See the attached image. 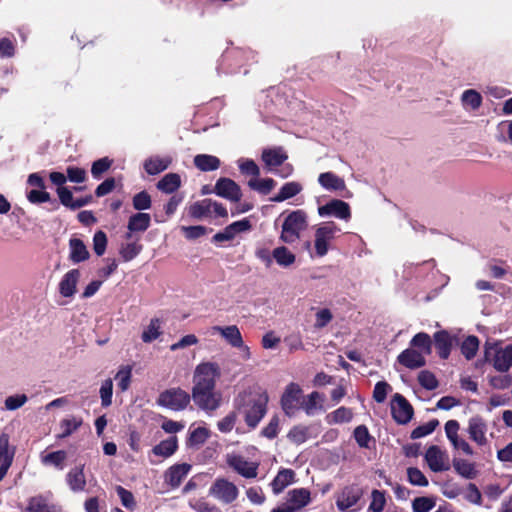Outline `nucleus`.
<instances>
[{"label": "nucleus", "instance_id": "c03bdc74", "mask_svg": "<svg viewBox=\"0 0 512 512\" xmlns=\"http://www.w3.org/2000/svg\"><path fill=\"white\" fill-rule=\"evenodd\" d=\"M161 333V321L158 318H153L143 331L141 338L143 342L150 343L156 340Z\"/></svg>", "mask_w": 512, "mask_h": 512}, {"label": "nucleus", "instance_id": "6ab92c4d", "mask_svg": "<svg viewBox=\"0 0 512 512\" xmlns=\"http://www.w3.org/2000/svg\"><path fill=\"white\" fill-rule=\"evenodd\" d=\"M80 271L71 269L66 272L58 284V291L65 298H72L77 292V284L80 279Z\"/></svg>", "mask_w": 512, "mask_h": 512}, {"label": "nucleus", "instance_id": "5701e85b", "mask_svg": "<svg viewBox=\"0 0 512 512\" xmlns=\"http://www.w3.org/2000/svg\"><path fill=\"white\" fill-rule=\"evenodd\" d=\"M512 366V345L497 348L493 358V367L499 372H507Z\"/></svg>", "mask_w": 512, "mask_h": 512}, {"label": "nucleus", "instance_id": "393cba45", "mask_svg": "<svg viewBox=\"0 0 512 512\" xmlns=\"http://www.w3.org/2000/svg\"><path fill=\"white\" fill-rule=\"evenodd\" d=\"M294 511L307 506L311 501L310 491L305 488H296L287 493L286 500Z\"/></svg>", "mask_w": 512, "mask_h": 512}, {"label": "nucleus", "instance_id": "cd10ccee", "mask_svg": "<svg viewBox=\"0 0 512 512\" xmlns=\"http://www.w3.org/2000/svg\"><path fill=\"white\" fill-rule=\"evenodd\" d=\"M318 183L328 191H342L346 189L344 179L333 172H324L318 176Z\"/></svg>", "mask_w": 512, "mask_h": 512}, {"label": "nucleus", "instance_id": "9d476101", "mask_svg": "<svg viewBox=\"0 0 512 512\" xmlns=\"http://www.w3.org/2000/svg\"><path fill=\"white\" fill-rule=\"evenodd\" d=\"M424 459L433 472H443L450 469L448 453L437 445H432L426 450Z\"/></svg>", "mask_w": 512, "mask_h": 512}, {"label": "nucleus", "instance_id": "f8f14e48", "mask_svg": "<svg viewBox=\"0 0 512 512\" xmlns=\"http://www.w3.org/2000/svg\"><path fill=\"white\" fill-rule=\"evenodd\" d=\"M318 214L321 217L333 216L344 221H349L351 218V209L348 203L339 199H333L325 205L319 206Z\"/></svg>", "mask_w": 512, "mask_h": 512}, {"label": "nucleus", "instance_id": "f704fd0d", "mask_svg": "<svg viewBox=\"0 0 512 512\" xmlns=\"http://www.w3.org/2000/svg\"><path fill=\"white\" fill-rule=\"evenodd\" d=\"M194 165L203 172L215 171L220 167V159L209 154H198L194 157Z\"/></svg>", "mask_w": 512, "mask_h": 512}, {"label": "nucleus", "instance_id": "f03ea898", "mask_svg": "<svg viewBox=\"0 0 512 512\" xmlns=\"http://www.w3.org/2000/svg\"><path fill=\"white\" fill-rule=\"evenodd\" d=\"M308 227V215L304 210H294L287 214L281 225L280 241L286 244L297 242Z\"/></svg>", "mask_w": 512, "mask_h": 512}, {"label": "nucleus", "instance_id": "13d9d810", "mask_svg": "<svg viewBox=\"0 0 512 512\" xmlns=\"http://www.w3.org/2000/svg\"><path fill=\"white\" fill-rule=\"evenodd\" d=\"M142 250V246L137 243H127L120 249V255L124 261H131L134 259Z\"/></svg>", "mask_w": 512, "mask_h": 512}, {"label": "nucleus", "instance_id": "0e129e2a", "mask_svg": "<svg viewBox=\"0 0 512 512\" xmlns=\"http://www.w3.org/2000/svg\"><path fill=\"white\" fill-rule=\"evenodd\" d=\"M435 506V502L428 497H418L413 500L414 512H429Z\"/></svg>", "mask_w": 512, "mask_h": 512}, {"label": "nucleus", "instance_id": "1a4fd4ad", "mask_svg": "<svg viewBox=\"0 0 512 512\" xmlns=\"http://www.w3.org/2000/svg\"><path fill=\"white\" fill-rule=\"evenodd\" d=\"M192 399L199 408L208 412L215 411L221 402L215 388H192Z\"/></svg>", "mask_w": 512, "mask_h": 512}, {"label": "nucleus", "instance_id": "72a5a7b5", "mask_svg": "<svg viewBox=\"0 0 512 512\" xmlns=\"http://www.w3.org/2000/svg\"><path fill=\"white\" fill-rule=\"evenodd\" d=\"M172 159L169 156L159 157L152 156L145 160L144 169L149 175H156L166 170Z\"/></svg>", "mask_w": 512, "mask_h": 512}, {"label": "nucleus", "instance_id": "bf43d9fd", "mask_svg": "<svg viewBox=\"0 0 512 512\" xmlns=\"http://www.w3.org/2000/svg\"><path fill=\"white\" fill-rule=\"evenodd\" d=\"M418 381L421 386L427 390H434L438 386V381L434 374L427 370L421 371L419 373Z\"/></svg>", "mask_w": 512, "mask_h": 512}, {"label": "nucleus", "instance_id": "ddd939ff", "mask_svg": "<svg viewBox=\"0 0 512 512\" xmlns=\"http://www.w3.org/2000/svg\"><path fill=\"white\" fill-rule=\"evenodd\" d=\"M391 413L398 424H407L413 416V408L410 403L399 393H396L391 400Z\"/></svg>", "mask_w": 512, "mask_h": 512}, {"label": "nucleus", "instance_id": "58836bf2", "mask_svg": "<svg viewBox=\"0 0 512 512\" xmlns=\"http://www.w3.org/2000/svg\"><path fill=\"white\" fill-rule=\"evenodd\" d=\"M273 260L281 267H289L295 263L296 256L287 247L279 246L273 250Z\"/></svg>", "mask_w": 512, "mask_h": 512}, {"label": "nucleus", "instance_id": "0eeeda50", "mask_svg": "<svg viewBox=\"0 0 512 512\" xmlns=\"http://www.w3.org/2000/svg\"><path fill=\"white\" fill-rule=\"evenodd\" d=\"M226 463L231 469L246 479H254L258 475L259 463L248 461L240 454L228 453L226 455Z\"/></svg>", "mask_w": 512, "mask_h": 512}, {"label": "nucleus", "instance_id": "20e7f679", "mask_svg": "<svg viewBox=\"0 0 512 512\" xmlns=\"http://www.w3.org/2000/svg\"><path fill=\"white\" fill-rule=\"evenodd\" d=\"M340 231V227L333 221L323 222L316 227L314 247L317 256L323 257L328 253L330 243Z\"/></svg>", "mask_w": 512, "mask_h": 512}, {"label": "nucleus", "instance_id": "a19ab883", "mask_svg": "<svg viewBox=\"0 0 512 512\" xmlns=\"http://www.w3.org/2000/svg\"><path fill=\"white\" fill-rule=\"evenodd\" d=\"M248 185L251 189L262 195L269 194L276 186V181L272 178L259 179L258 177L250 179Z\"/></svg>", "mask_w": 512, "mask_h": 512}, {"label": "nucleus", "instance_id": "49530a36", "mask_svg": "<svg viewBox=\"0 0 512 512\" xmlns=\"http://www.w3.org/2000/svg\"><path fill=\"white\" fill-rule=\"evenodd\" d=\"M132 368L128 365L121 366L115 375L117 386L121 391H126L131 383Z\"/></svg>", "mask_w": 512, "mask_h": 512}, {"label": "nucleus", "instance_id": "4468645a", "mask_svg": "<svg viewBox=\"0 0 512 512\" xmlns=\"http://www.w3.org/2000/svg\"><path fill=\"white\" fill-rule=\"evenodd\" d=\"M487 432L488 425L482 417L474 416L469 419L467 433L470 439L478 446H485L488 444Z\"/></svg>", "mask_w": 512, "mask_h": 512}, {"label": "nucleus", "instance_id": "6e6d98bb", "mask_svg": "<svg viewBox=\"0 0 512 512\" xmlns=\"http://www.w3.org/2000/svg\"><path fill=\"white\" fill-rule=\"evenodd\" d=\"M132 203L134 209L143 211L151 207L152 201L150 195L146 191H141L134 195Z\"/></svg>", "mask_w": 512, "mask_h": 512}, {"label": "nucleus", "instance_id": "c9c22d12", "mask_svg": "<svg viewBox=\"0 0 512 512\" xmlns=\"http://www.w3.org/2000/svg\"><path fill=\"white\" fill-rule=\"evenodd\" d=\"M70 259L74 263L85 261L89 258V252L82 240L71 238L69 241Z\"/></svg>", "mask_w": 512, "mask_h": 512}, {"label": "nucleus", "instance_id": "680f3d73", "mask_svg": "<svg viewBox=\"0 0 512 512\" xmlns=\"http://www.w3.org/2000/svg\"><path fill=\"white\" fill-rule=\"evenodd\" d=\"M308 431V428L305 426H296L290 430L288 438L296 444H302L308 438Z\"/></svg>", "mask_w": 512, "mask_h": 512}, {"label": "nucleus", "instance_id": "8fccbe9b", "mask_svg": "<svg viewBox=\"0 0 512 512\" xmlns=\"http://www.w3.org/2000/svg\"><path fill=\"white\" fill-rule=\"evenodd\" d=\"M209 206L210 199L195 202L189 207V214L193 218L200 219L204 216L210 215Z\"/></svg>", "mask_w": 512, "mask_h": 512}, {"label": "nucleus", "instance_id": "de8ad7c7", "mask_svg": "<svg viewBox=\"0 0 512 512\" xmlns=\"http://www.w3.org/2000/svg\"><path fill=\"white\" fill-rule=\"evenodd\" d=\"M479 349V340L476 336H468L461 345V352L467 360L475 357Z\"/></svg>", "mask_w": 512, "mask_h": 512}, {"label": "nucleus", "instance_id": "b1692460", "mask_svg": "<svg viewBox=\"0 0 512 512\" xmlns=\"http://www.w3.org/2000/svg\"><path fill=\"white\" fill-rule=\"evenodd\" d=\"M325 395L317 391H313L308 394L301 401V407L308 416L314 415L317 411L324 410L323 402Z\"/></svg>", "mask_w": 512, "mask_h": 512}, {"label": "nucleus", "instance_id": "3c124183", "mask_svg": "<svg viewBox=\"0 0 512 512\" xmlns=\"http://www.w3.org/2000/svg\"><path fill=\"white\" fill-rule=\"evenodd\" d=\"M99 393L101 398V405L103 407H109L112 404L113 395V382L110 378L102 382Z\"/></svg>", "mask_w": 512, "mask_h": 512}, {"label": "nucleus", "instance_id": "052dcab7", "mask_svg": "<svg viewBox=\"0 0 512 512\" xmlns=\"http://www.w3.org/2000/svg\"><path fill=\"white\" fill-rule=\"evenodd\" d=\"M372 501L369 505V510L373 512H381L384 509L386 499L385 494L379 490H373L371 493Z\"/></svg>", "mask_w": 512, "mask_h": 512}, {"label": "nucleus", "instance_id": "e2e57ef3", "mask_svg": "<svg viewBox=\"0 0 512 512\" xmlns=\"http://www.w3.org/2000/svg\"><path fill=\"white\" fill-rule=\"evenodd\" d=\"M391 386L385 381H379L375 384L373 391V398L376 402L382 403L385 401L387 394L391 391Z\"/></svg>", "mask_w": 512, "mask_h": 512}, {"label": "nucleus", "instance_id": "473e14b6", "mask_svg": "<svg viewBox=\"0 0 512 512\" xmlns=\"http://www.w3.org/2000/svg\"><path fill=\"white\" fill-rule=\"evenodd\" d=\"M453 468L458 475L467 480L475 479L478 476V470L476 469L475 463L466 459L454 458Z\"/></svg>", "mask_w": 512, "mask_h": 512}, {"label": "nucleus", "instance_id": "412c9836", "mask_svg": "<svg viewBox=\"0 0 512 512\" xmlns=\"http://www.w3.org/2000/svg\"><path fill=\"white\" fill-rule=\"evenodd\" d=\"M398 362L408 369L421 368L426 364L422 352L408 348L401 352L397 358Z\"/></svg>", "mask_w": 512, "mask_h": 512}, {"label": "nucleus", "instance_id": "864d4df0", "mask_svg": "<svg viewBox=\"0 0 512 512\" xmlns=\"http://www.w3.org/2000/svg\"><path fill=\"white\" fill-rule=\"evenodd\" d=\"M28 401V397L25 394H15L8 396L4 401V407L6 410L14 411L21 408Z\"/></svg>", "mask_w": 512, "mask_h": 512}, {"label": "nucleus", "instance_id": "e433bc0d", "mask_svg": "<svg viewBox=\"0 0 512 512\" xmlns=\"http://www.w3.org/2000/svg\"><path fill=\"white\" fill-rule=\"evenodd\" d=\"M178 448V441L175 436H172L166 440L161 441L159 444L153 447L152 452L156 456L163 458L170 457L173 455Z\"/></svg>", "mask_w": 512, "mask_h": 512}, {"label": "nucleus", "instance_id": "a878e982", "mask_svg": "<svg viewBox=\"0 0 512 512\" xmlns=\"http://www.w3.org/2000/svg\"><path fill=\"white\" fill-rule=\"evenodd\" d=\"M83 424L80 416L69 415L63 418L59 423L60 433L56 435L57 439H65L75 433Z\"/></svg>", "mask_w": 512, "mask_h": 512}, {"label": "nucleus", "instance_id": "2f4dec72", "mask_svg": "<svg viewBox=\"0 0 512 512\" xmlns=\"http://www.w3.org/2000/svg\"><path fill=\"white\" fill-rule=\"evenodd\" d=\"M452 336L447 331H438L434 334V342L440 358L447 359L452 349Z\"/></svg>", "mask_w": 512, "mask_h": 512}, {"label": "nucleus", "instance_id": "c85d7f7f", "mask_svg": "<svg viewBox=\"0 0 512 512\" xmlns=\"http://www.w3.org/2000/svg\"><path fill=\"white\" fill-rule=\"evenodd\" d=\"M66 481L69 488L74 492H81L86 487V478L84 466L72 468L66 475Z\"/></svg>", "mask_w": 512, "mask_h": 512}, {"label": "nucleus", "instance_id": "f257e3e1", "mask_svg": "<svg viewBox=\"0 0 512 512\" xmlns=\"http://www.w3.org/2000/svg\"><path fill=\"white\" fill-rule=\"evenodd\" d=\"M268 400L267 393L260 388L243 392L236 398V409L250 429H255L265 416Z\"/></svg>", "mask_w": 512, "mask_h": 512}, {"label": "nucleus", "instance_id": "7c9ffc66", "mask_svg": "<svg viewBox=\"0 0 512 512\" xmlns=\"http://www.w3.org/2000/svg\"><path fill=\"white\" fill-rule=\"evenodd\" d=\"M302 190H303V187L299 182H296V181L286 182L280 188L279 192L270 198V201L276 202V203L284 202V201L298 195Z\"/></svg>", "mask_w": 512, "mask_h": 512}, {"label": "nucleus", "instance_id": "ea45409f", "mask_svg": "<svg viewBox=\"0 0 512 512\" xmlns=\"http://www.w3.org/2000/svg\"><path fill=\"white\" fill-rule=\"evenodd\" d=\"M180 185V176L176 173H168L157 183V188L164 193L170 194L176 191Z\"/></svg>", "mask_w": 512, "mask_h": 512}, {"label": "nucleus", "instance_id": "4be33fe9", "mask_svg": "<svg viewBox=\"0 0 512 512\" xmlns=\"http://www.w3.org/2000/svg\"><path fill=\"white\" fill-rule=\"evenodd\" d=\"M191 465L183 463L171 466L165 473V482L172 488L178 487L188 475Z\"/></svg>", "mask_w": 512, "mask_h": 512}, {"label": "nucleus", "instance_id": "6e6552de", "mask_svg": "<svg viewBox=\"0 0 512 512\" xmlns=\"http://www.w3.org/2000/svg\"><path fill=\"white\" fill-rule=\"evenodd\" d=\"M209 495L224 504H230L237 499L239 490L226 478H217L209 488Z\"/></svg>", "mask_w": 512, "mask_h": 512}, {"label": "nucleus", "instance_id": "5fc2aeb1", "mask_svg": "<svg viewBox=\"0 0 512 512\" xmlns=\"http://www.w3.org/2000/svg\"><path fill=\"white\" fill-rule=\"evenodd\" d=\"M238 167L242 174L252 175L254 178L260 175V169L258 165L251 159L241 158L238 160Z\"/></svg>", "mask_w": 512, "mask_h": 512}, {"label": "nucleus", "instance_id": "774afa93", "mask_svg": "<svg viewBox=\"0 0 512 512\" xmlns=\"http://www.w3.org/2000/svg\"><path fill=\"white\" fill-rule=\"evenodd\" d=\"M189 505L196 512H221L218 507L210 505L208 502L201 499L191 501Z\"/></svg>", "mask_w": 512, "mask_h": 512}, {"label": "nucleus", "instance_id": "39448f33", "mask_svg": "<svg viewBox=\"0 0 512 512\" xmlns=\"http://www.w3.org/2000/svg\"><path fill=\"white\" fill-rule=\"evenodd\" d=\"M214 333H219L225 341L234 348L240 350V356L243 360L251 358L250 348L244 344L243 338L239 328L236 325L229 326H214L212 327Z\"/></svg>", "mask_w": 512, "mask_h": 512}, {"label": "nucleus", "instance_id": "f3484780", "mask_svg": "<svg viewBox=\"0 0 512 512\" xmlns=\"http://www.w3.org/2000/svg\"><path fill=\"white\" fill-rule=\"evenodd\" d=\"M215 193L232 202H238L242 193L239 185L229 178H219L214 187Z\"/></svg>", "mask_w": 512, "mask_h": 512}, {"label": "nucleus", "instance_id": "37998d69", "mask_svg": "<svg viewBox=\"0 0 512 512\" xmlns=\"http://www.w3.org/2000/svg\"><path fill=\"white\" fill-rule=\"evenodd\" d=\"M410 345L418 348L423 355H428L432 350V341L427 333H417L411 340Z\"/></svg>", "mask_w": 512, "mask_h": 512}, {"label": "nucleus", "instance_id": "79ce46f5", "mask_svg": "<svg viewBox=\"0 0 512 512\" xmlns=\"http://www.w3.org/2000/svg\"><path fill=\"white\" fill-rule=\"evenodd\" d=\"M67 459V453L64 450L54 451L41 455V462L44 465H52L59 470L64 469V462Z\"/></svg>", "mask_w": 512, "mask_h": 512}, {"label": "nucleus", "instance_id": "c756f323", "mask_svg": "<svg viewBox=\"0 0 512 512\" xmlns=\"http://www.w3.org/2000/svg\"><path fill=\"white\" fill-rule=\"evenodd\" d=\"M295 482V472L292 469H281L271 482L274 494H280L287 486Z\"/></svg>", "mask_w": 512, "mask_h": 512}, {"label": "nucleus", "instance_id": "aec40b11", "mask_svg": "<svg viewBox=\"0 0 512 512\" xmlns=\"http://www.w3.org/2000/svg\"><path fill=\"white\" fill-rule=\"evenodd\" d=\"M51 493L45 495H36L29 498L26 511L27 512H62L61 508L50 503Z\"/></svg>", "mask_w": 512, "mask_h": 512}, {"label": "nucleus", "instance_id": "423d86ee", "mask_svg": "<svg viewBox=\"0 0 512 512\" xmlns=\"http://www.w3.org/2000/svg\"><path fill=\"white\" fill-rule=\"evenodd\" d=\"M190 402V395L181 388H171L163 391L158 399V405L171 409L173 411H180L187 407Z\"/></svg>", "mask_w": 512, "mask_h": 512}, {"label": "nucleus", "instance_id": "338daca9", "mask_svg": "<svg viewBox=\"0 0 512 512\" xmlns=\"http://www.w3.org/2000/svg\"><path fill=\"white\" fill-rule=\"evenodd\" d=\"M107 246V237L103 231H97L93 237V248L98 256L104 254Z\"/></svg>", "mask_w": 512, "mask_h": 512}, {"label": "nucleus", "instance_id": "dca6fc26", "mask_svg": "<svg viewBox=\"0 0 512 512\" xmlns=\"http://www.w3.org/2000/svg\"><path fill=\"white\" fill-rule=\"evenodd\" d=\"M261 159L267 171L274 172L288 159V155L283 147H271L263 149Z\"/></svg>", "mask_w": 512, "mask_h": 512}, {"label": "nucleus", "instance_id": "69168bd1", "mask_svg": "<svg viewBox=\"0 0 512 512\" xmlns=\"http://www.w3.org/2000/svg\"><path fill=\"white\" fill-rule=\"evenodd\" d=\"M237 420V413L236 412H230L228 415H226L223 419H221L217 423V427L220 432L222 433H229L232 431L236 424Z\"/></svg>", "mask_w": 512, "mask_h": 512}, {"label": "nucleus", "instance_id": "603ef678", "mask_svg": "<svg viewBox=\"0 0 512 512\" xmlns=\"http://www.w3.org/2000/svg\"><path fill=\"white\" fill-rule=\"evenodd\" d=\"M408 481L414 486L426 487L428 480L422 471L416 467H410L407 469Z\"/></svg>", "mask_w": 512, "mask_h": 512}, {"label": "nucleus", "instance_id": "09e8293b", "mask_svg": "<svg viewBox=\"0 0 512 512\" xmlns=\"http://www.w3.org/2000/svg\"><path fill=\"white\" fill-rule=\"evenodd\" d=\"M354 438L361 448H370L373 439L365 425H359L354 429Z\"/></svg>", "mask_w": 512, "mask_h": 512}, {"label": "nucleus", "instance_id": "4d7b16f0", "mask_svg": "<svg viewBox=\"0 0 512 512\" xmlns=\"http://www.w3.org/2000/svg\"><path fill=\"white\" fill-rule=\"evenodd\" d=\"M437 425H438L437 420H432L423 425H420L412 431L411 438L418 439V438L425 437V436L433 433L434 430L436 429Z\"/></svg>", "mask_w": 512, "mask_h": 512}, {"label": "nucleus", "instance_id": "4c0bfd02", "mask_svg": "<svg viewBox=\"0 0 512 512\" xmlns=\"http://www.w3.org/2000/svg\"><path fill=\"white\" fill-rule=\"evenodd\" d=\"M353 418V411L347 407H339L335 411L329 413L325 417V421L329 425L349 423Z\"/></svg>", "mask_w": 512, "mask_h": 512}, {"label": "nucleus", "instance_id": "2eb2a0df", "mask_svg": "<svg viewBox=\"0 0 512 512\" xmlns=\"http://www.w3.org/2000/svg\"><path fill=\"white\" fill-rule=\"evenodd\" d=\"M459 423L456 420H449L445 424V433L448 438V440L451 442L452 446L457 449L461 450L466 455H473L474 451L470 444L463 438L459 437L458 431H459Z\"/></svg>", "mask_w": 512, "mask_h": 512}, {"label": "nucleus", "instance_id": "9b49d317", "mask_svg": "<svg viewBox=\"0 0 512 512\" xmlns=\"http://www.w3.org/2000/svg\"><path fill=\"white\" fill-rule=\"evenodd\" d=\"M301 394L302 390L300 386L296 383H290L281 398V406L284 413L291 417L295 415V413L301 407Z\"/></svg>", "mask_w": 512, "mask_h": 512}, {"label": "nucleus", "instance_id": "7ed1b4c3", "mask_svg": "<svg viewBox=\"0 0 512 512\" xmlns=\"http://www.w3.org/2000/svg\"><path fill=\"white\" fill-rule=\"evenodd\" d=\"M221 376V370L216 362H201L193 372L192 388H215Z\"/></svg>", "mask_w": 512, "mask_h": 512}, {"label": "nucleus", "instance_id": "a18cd8bd", "mask_svg": "<svg viewBox=\"0 0 512 512\" xmlns=\"http://www.w3.org/2000/svg\"><path fill=\"white\" fill-rule=\"evenodd\" d=\"M462 104L464 107L472 110L478 109L482 104V96L474 89L465 90L461 96Z\"/></svg>", "mask_w": 512, "mask_h": 512}, {"label": "nucleus", "instance_id": "bb28decb", "mask_svg": "<svg viewBox=\"0 0 512 512\" xmlns=\"http://www.w3.org/2000/svg\"><path fill=\"white\" fill-rule=\"evenodd\" d=\"M151 222V217L148 213H136L133 214L128 221V233L126 234V238H131L132 233L134 232H144L146 231Z\"/></svg>", "mask_w": 512, "mask_h": 512}, {"label": "nucleus", "instance_id": "a211bd4d", "mask_svg": "<svg viewBox=\"0 0 512 512\" xmlns=\"http://www.w3.org/2000/svg\"><path fill=\"white\" fill-rule=\"evenodd\" d=\"M361 496L362 491L360 488L354 486H347L342 490V492L337 497V508L341 512H347L357 504Z\"/></svg>", "mask_w": 512, "mask_h": 512}]
</instances>
